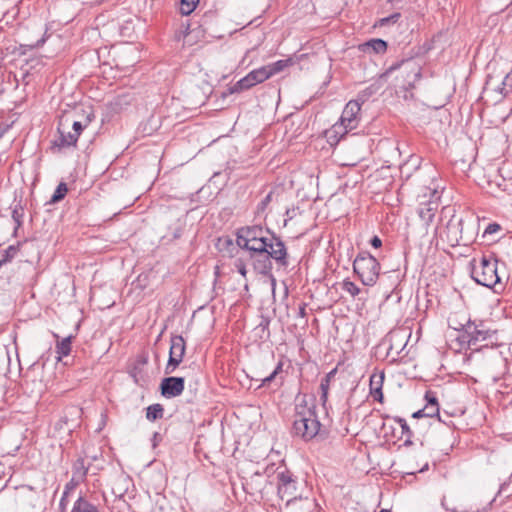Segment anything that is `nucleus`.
Segmentation results:
<instances>
[{"label": "nucleus", "instance_id": "obj_1", "mask_svg": "<svg viewBox=\"0 0 512 512\" xmlns=\"http://www.w3.org/2000/svg\"><path fill=\"white\" fill-rule=\"evenodd\" d=\"M320 426L315 405L309 406L305 397H303L295 407L293 433L303 440L309 441L318 434Z\"/></svg>", "mask_w": 512, "mask_h": 512}, {"label": "nucleus", "instance_id": "obj_2", "mask_svg": "<svg viewBox=\"0 0 512 512\" xmlns=\"http://www.w3.org/2000/svg\"><path fill=\"white\" fill-rule=\"evenodd\" d=\"M287 256V249L284 242L277 240L271 248L250 254L249 259L252 260L253 268L256 273L264 276L270 275L272 283L275 284V278L271 274L273 269L272 260H275L279 266L285 267L288 265Z\"/></svg>", "mask_w": 512, "mask_h": 512}, {"label": "nucleus", "instance_id": "obj_3", "mask_svg": "<svg viewBox=\"0 0 512 512\" xmlns=\"http://www.w3.org/2000/svg\"><path fill=\"white\" fill-rule=\"evenodd\" d=\"M449 326L460 332L457 340L462 346L467 345L469 348L476 347L479 343L489 339L494 333L482 320L468 319L465 323H459L458 325H452L449 322Z\"/></svg>", "mask_w": 512, "mask_h": 512}, {"label": "nucleus", "instance_id": "obj_4", "mask_svg": "<svg viewBox=\"0 0 512 512\" xmlns=\"http://www.w3.org/2000/svg\"><path fill=\"white\" fill-rule=\"evenodd\" d=\"M471 277L480 285L493 288L500 284L501 278L498 275L497 260L492 257L483 256L479 261L473 259L470 262Z\"/></svg>", "mask_w": 512, "mask_h": 512}, {"label": "nucleus", "instance_id": "obj_5", "mask_svg": "<svg viewBox=\"0 0 512 512\" xmlns=\"http://www.w3.org/2000/svg\"><path fill=\"white\" fill-rule=\"evenodd\" d=\"M353 270L365 286H373L380 274L378 260L368 252H360L353 262Z\"/></svg>", "mask_w": 512, "mask_h": 512}, {"label": "nucleus", "instance_id": "obj_6", "mask_svg": "<svg viewBox=\"0 0 512 512\" xmlns=\"http://www.w3.org/2000/svg\"><path fill=\"white\" fill-rule=\"evenodd\" d=\"M277 492L279 497L287 499L286 507L293 508L303 499L297 496V481L293 474L285 467H278L276 470Z\"/></svg>", "mask_w": 512, "mask_h": 512}, {"label": "nucleus", "instance_id": "obj_7", "mask_svg": "<svg viewBox=\"0 0 512 512\" xmlns=\"http://www.w3.org/2000/svg\"><path fill=\"white\" fill-rule=\"evenodd\" d=\"M361 105L357 100L349 101L343 109L340 122L333 125L332 130L341 136L357 128Z\"/></svg>", "mask_w": 512, "mask_h": 512}, {"label": "nucleus", "instance_id": "obj_8", "mask_svg": "<svg viewBox=\"0 0 512 512\" xmlns=\"http://www.w3.org/2000/svg\"><path fill=\"white\" fill-rule=\"evenodd\" d=\"M403 69V79L405 81V89H413L414 84L421 77V66L420 64L413 58L403 59L392 64L389 68H387L385 74L388 75L397 69Z\"/></svg>", "mask_w": 512, "mask_h": 512}, {"label": "nucleus", "instance_id": "obj_9", "mask_svg": "<svg viewBox=\"0 0 512 512\" xmlns=\"http://www.w3.org/2000/svg\"><path fill=\"white\" fill-rule=\"evenodd\" d=\"M267 79H269L268 74H266V70L262 66L258 69L252 70L246 76L238 80L229 88V92L231 94L240 93L266 81Z\"/></svg>", "mask_w": 512, "mask_h": 512}, {"label": "nucleus", "instance_id": "obj_10", "mask_svg": "<svg viewBox=\"0 0 512 512\" xmlns=\"http://www.w3.org/2000/svg\"><path fill=\"white\" fill-rule=\"evenodd\" d=\"M272 235L273 234H271L268 229H264L260 225L246 226L238 229L236 244L246 245L247 241H251L252 239L270 240L272 239Z\"/></svg>", "mask_w": 512, "mask_h": 512}, {"label": "nucleus", "instance_id": "obj_11", "mask_svg": "<svg viewBox=\"0 0 512 512\" xmlns=\"http://www.w3.org/2000/svg\"><path fill=\"white\" fill-rule=\"evenodd\" d=\"M185 379L183 377H166L160 383L161 395L165 398L180 396L184 391Z\"/></svg>", "mask_w": 512, "mask_h": 512}, {"label": "nucleus", "instance_id": "obj_12", "mask_svg": "<svg viewBox=\"0 0 512 512\" xmlns=\"http://www.w3.org/2000/svg\"><path fill=\"white\" fill-rule=\"evenodd\" d=\"M462 230L463 220L452 218L448 221L443 234H441V237L445 238L451 247H455L460 245L461 241L463 240Z\"/></svg>", "mask_w": 512, "mask_h": 512}, {"label": "nucleus", "instance_id": "obj_13", "mask_svg": "<svg viewBox=\"0 0 512 512\" xmlns=\"http://www.w3.org/2000/svg\"><path fill=\"white\" fill-rule=\"evenodd\" d=\"M80 415L81 410L78 407L72 406L68 408L64 415L55 423V429L64 433H71L77 426V419Z\"/></svg>", "mask_w": 512, "mask_h": 512}, {"label": "nucleus", "instance_id": "obj_14", "mask_svg": "<svg viewBox=\"0 0 512 512\" xmlns=\"http://www.w3.org/2000/svg\"><path fill=\"white\" fill-rule=\"evenodd\" d=\"M277 240L281 239L275 235H272V239L270 240L252 239L251 241H247L246 245H237V247L248 251L250 254H255L271 248V246H274V242H277Z\"/></svg>", "mask_w": 512, "mask_h": 512}, {"label": "nucleus", "instance_id": "obj_15", "mask_svg": "<svg viewBox=\"0 0 512 512\" xmlns=\"http://www.w3.org/2000/svg\"><path fill=\"white\" fill-rule=\"evenodd\" d=\"M61 123L58 127L59 137L53 141L52 149H58L59 151L63 148L74 147L78 141L77 133L65 132L61 128Z\"/></svg>", "mask_w": 512, "mask_h": 512}, {"label": "nucleus", "instance_id": "obj_16", "mask_svg": "<svg viewBox=\"0 0 512 512\" xmlns=\"http://www.w3.org/2000/svg\"><path fill=\"white\" fill-rule=\"evenodd\" d=\"M358 48L364 53L373 52L375 54H384L387 50V42L379 38H374L360 44Z\"/></svg>", "mask_w": 512, "mask_h": 512}, {"label": "nucleus", "instance_id": "obj_17", "mask_svg": "<svg viewBox=\"0 0 512 512\" xmlns=\"http://www.w3.org/2000/svg\"><path fill=\"white\" fill-rule=\"evenodd\" d=\"M438 205L434 202H428L419 207L418 214L426 226L434 219Z\"/></svg>", "mask_w": 512, "mask_h": 512}, {"label": "nucleus", "instance_id": "obj_18", "mask_svg": "<svg viewBox=\"0 0 512 512\" xmlns=\"http://www.w3.org/2000/svg\"><path fill=\"white\" fill-rule=\"evenodd\" d=\"M170 351L169 354L183 358L186 351V343L181 335H174L170 339Z\"/></svg>", "mask_w": 512, "mask_h": 512}, {"label": "nucleus", "instance_id": "obj_19", "mask_svg": "<svg viewBox=\"0 0 512 512\" xmlns=\"http://www.w3.org/2000/svg\"><path fill=\"white\" fill-rule=\"evenodd\" d=\"M383 380H384L383 373L379 376L372 375L370 378L371 394L373 395L374 399L379 402H382V400H383V393H382Z\"/></svg>", "mask_w": 512, "mask_h": 512}, {"label": "nucleus", "instance_id": "obj_20", "mask_svg": "<svg viewBox=\"0 0 512 512\" xmlns=\"http://www.w3.org/2000/svg\"><path fill=\"white\" fill-rule=\"evenodd\" d=\"M71 512H100L98 507L88 501L86 498L79 496L74 502Z\"/></svg>", "mask_w": 512, "mask_h": 512}, {"label": "nucleus", "instance_id": "obj_21", "mask_svg": "<svg viewBox=\"0 0 512 512\" xmlns=\"http://www.w3.org/2000/svg\"><path fill=\"white\" fill-rule=\"evenodd\" d=\"M292 59H284V60H278L274 63L268 64L266 66H263V68L266 70V74H268V77H272L273 75L283 71L288 66L292 65Z\"/></svg>", "mask_w": 512, "mask_h": 512}, {"label": "nucleus", "instance_id": "obj_22", "mask_svg": "<svg viewBox=\"0 0 512 512\" xmlns=\"http://www.w3.org/2000/svg\"><path fill=\"white\" fill-rule=\"evenodd\" d=\"M163 415L164 407L159 403L152 404L146 408V418L151 422L163 418Z\"/></svg>", "mask_w": 512, "mask_h": 512}, {"label": "nucleus", "instance_id": "obj_23", "mask_svg": "<svg viewBox=\"0 0 512 512\" xmlns=\"http://www.w3.org/2000/svg\"><path fill=\"white\" fill-rule=\"evenodd\" d=\"M71 340L72 336H67L63 338L61 341H57L56 353L58 354V359H61L62 357L68 356L70 354Z\"/></svg>", "mask_w": 512, "mask_h": 512}, {"label": "nucleus", "instance_id": "obj_24", "mask_svg": "<svg viewBox=\"0 0 512 512\" xmlns=\"http://www.w3.org/2000/svg\"><path fill=\"white\" fill-rule=\"evenodd\" d=\"M496 91H498L501 95L507 96L512 92V72L507 73L505 77L503 78L500 85L494 88Z\"/></svg>", "mask_w": 512, "mask_h": 512}, {"label": "nucleus", "instance_id": "obj_25", "mask_svg": "<svg viewBox=\"0 0 512 512\" xmlns=\"http://www.w3.org/2000/svg\"><path fill=\"white\" fill-rule=\"evenodd\" d=\"M67 192H68V187H67L66 183L60 182L58 184L57 188L55 189L52 197L50 198L49 204H54V203L61 201L66 196Z\"/></svg>", "mask_w": 512, "mask_h": 512}, {"label": "nucleus", "instance_id": "obj_26", "mask_svg": "<svg viewBox=\"0 0 512 512\" xmlns=\"http://www.w3.org/2000/svg\"><path fill=\"white\" fill-rule=\"evenodd\" d=\"M234 268L237 270V272L244 278V288L246 291H248V283H247V268H246V261L243 257H237L233 263Z\"/></svg>", "mask_w": 512, "mask_h": 512}, {"label": "nucleus", "instance_id": "obj_27", "mask_svg": "<svg viewBox=\"0 0 512 512\" xmlns=\"http://www.w3.org/2000/svg\"><path fill=\"white\" fill-rule=\"evenodd\" d=\"M88 468L85 466L84 459H77L73 465V476L80 480H84L87 475Z\"/></svg>", "mask_w": 512, "mask_h": 512}, {"label": "nucleus", "instance_id": "obj_28", "mask_svg": "<svg viewBox=\"0 0 512 512\" xmlns=\"http://www.w3.org/2000/svg\"><path fill=\"white\" fill-rule=\"evenodd\" d=\"M199 0H181L180 2V12L182 15H189L191 14L197 4H198Z\"/></svg>", "mask_w": 512, "mask_h": 512}, {"label": "nucleus", "instance_id": "obj_29", "mask_svg": "<svg viewBox=\"0 0 512 512\" xmlns=\"http://www.w3.org/2000/svg\"><path fill=\"white\" fill-rule=\"evenodd\" d=\"M342 289L349 293L352 297H356L361 293V289L349 279H345L342 282Z\"/></svg>", "mask_w": 512, "mask_h": 512}, {"label": "nucleus", "instance_id": "obj_30", "mask_svg": "<svg viewBox=\"0 0 512 512\" xmlns=\"http://www.w3.org/2000/svg\"><path fill=\"white\" fill-rule=\"evenodd\" d=\"M183 361V358L176 357L169 354L168 362L165 366V373L166 374H172L180 365V363Z\"/></svg>", "mask_w": 512, "mask_h": 512}, {"label": "nucleus", "instance_id": "obj_31", "mask_svg": "<svg viewBox=\"0 0 512 512\" xmlns=\"http://www.w3.org/2000/svg\"><path fill=\"white\" fill-rule=\"evenodd\" d=\"M400 17H401V14L398 12H395L387 17H383V18L379 19L375 25L379 26V27H384V26H387L390 24H395L400 19Z\"/></svg>", "mask_w": 512, "mask_h": 512}, {"label": "nucleus", "instance_id": "obj_32", "mask_svg": "<svg viewBox=\"0 0 512 512\" xmlns=\"http://www.w3.org/2000/svg\"><path fill=\"white\" fill-rule=\"evenodd\" d=\"M329 385H330L329 377L322 378L321 383H320V390H321L320 400H321L323 406H325L327 399H328Z\"/></svg>", "mask_w": 512, "mask_h": 512}, {"label": "nucleus", "instance_id": "obj_33", "mask_svg": "<svg viewBox=\"0 0 512 512\" xmlns=\"http://www.w3.org/2000/svg\"><path fill=\"white\" fill-rule=\"evenodd\" d=\"M282 368H283V362L280 361V362H278L277 366L272 371V373L269 376L262 379V384L260 386H265L268 383L272 382L277 377V375L282 372Z\"/></svg>", "mask_w": 512, "mask_h": 512}, {"label": "nucleus", "instance_id": "obj_34", "mask_svg": "<svg viewBox=\"0 0 512 512\" xmlns=\"http://www.w3.org/2000/svg\"><path fill=\"white\" fill-rule=\"evenodd\" d=\"M395 422L399 424L400 428H401V434L402 436L405 435V436H409V437H412L413 435V432L411 431L410 427L408 426L407 422L405 419L403 418H400V417H396L395 419Z\"/></svg>", "mask_w": 512, "mask_h": 512}, {"label": "nucleus", "instance_id": "obj_35", "mask_svg": "<svg viewBox=\"0 0 512 512\" xmlns=\"http://www.w3.org/2000/svg\"><path fill=\"white\" fill-rule=\"evenodd\" d=\"M270 318L266 316H261L259 324L256 326V329H263V334H265L266 337L270 336Z\"/></svg>", "mask_w": 512, "mask_h": 512}, {"label": "nucleus", "instance_id": "obj_36", "mask_svg": "<svg viewBox=\"0 0 512 512\" xmlns=\"http://www.w3.org/2000/svg\"><path fill=\"white\" fill-rule=\"evenodd\" d=\"M272 201V192L268 193L261 201L260 203L258 204L257 206V214H262L265 212L266 208L268 207V205L270 204V202Z\"/></svg>", "mask_w": 512, "mask_h": 512}, {"label": "nucleus", "instance_id": "obj_37", "mask_svg": "<svg viewBox=\"0 0 512 512\" xmlns=\"http://www.w3.org/2000/svg\"><path fill=\"white\" fill-rule=\"evenodd\" d=\"M80 482H82V480H80L77 477L72 475L71 480L69 482H67L65 487H64V491L63 492H65V495H69V493L71 491H73Z\"/></svg>", "mask_w": 512, "mask_h": 512}, {"label": "nucleus", "instance_id": "obj_38", "mask_svg": "<svg viewBox=\"0 0 512 512\" xmlns=\"http://www.w3.org/2000/svg\"><path fill=\"white\" fill-rule=\"evenodd\" d=\"M423 413L425 417H434L439 415V407L433 405H425L423 408Z\"/></svg>", "mask_w": 512, "mask_h": 512}, {"label": "nucleus", "instance_id": "obj_39", "mask_svg": "<svg viewBox=\"0 0 512 512\" xmlns=\"http://www.w3.org/2000/svg\"><path fill=\"white\" fill-rule=\"evenodd\" d=\"M426 405H433L439 407L438 399L434 392L427 391L425 394Z\"/></svg>", "mask_w": 512, "mask_h": 512}, {"label": "nucleus", "instance_id": "obj_40", "mask_svg": "<svg viewBox=\"0 0 512 512\" xmlns=\"http://www.w3.org/2000/svg\"><path fill=\"white\" fill-rule=\"evenodd\" d=\"M501 230V226L497 223H490L484 230L483 236L491 235Z\"/></svg>", "mask_w": 512, "mask_h": 512}, {"label": "nucleus", "instance_id": "obj_41", "mask_svg": "<svg viewBox=\"0 0 512 512\" xmlns=\"http://www.w3.org/2000/svg\"><path fill=\"white\" fill-rule=\"evenodd\" d=\"M68 495H65L63 492L62 497L59 502V512H66L67 504H68Z\"/></svg>", "mask_w": 512, "mask_h": 512}, {"label": "nucleus", "instance_id": "obj_42", "mask_svg": "<svg viewBox=\"0 0 512 512\" xmlns=\"http://www.w3.org/2000/svg\"><path fill=\"white\" fill-rule=\"evenodd\" d=\"M86 125H83L81 122L79 121H74L73 122V125H72V128H73V133H77V137H79L81 131L83 130V128L85 127Z\"/></svg>", "mask_w": 512, "mask_h": 512}, {"label": "nucleus", "instance_id": "obj_43", "mask_svg": "<svg viewBox=\"0 0 512 512\" xmlns=\"http://www.w3.org/2000/svg\"><path fill=\"white\" fill-rule=\"evenodd\" d=\"M12 218L13 220L16 222L17 224V227H19L22 223V213L18 212L17 209H14L13 212H12Z\"/></svg>", "mask_w": 512, "mask_h": 512}, {"label": "nucleus", "instance_id": "obj_44", "mask_svg": "<svg viewBox=\"0 0 512 512\" xmlns=\"http://www.w3.org/2000/svg\"><path fill=\"white\" fill-rule=\"evenodd\" d=\"M370 244L372 247L378 249L382 246V240L378 236H373L370 240Z\"/></svg>", "mask_w": 512, "mask_h": 512}, {"label": "nucleus", "instance_id": "obj_45", "mask_svg": "<svg viewBox=\"0 0 512 512\" xmlns=\"http://www.w3.org/2000/svg\"><path fill=\"white\" fill-rule=\"evenodd\" d=\"M306 315H307V313H306V305L302 304L299 307L298 316L301 317V318H305Z\"/></svg>", "mask_w": 512, "mask_h": 512}, {"label": "nucleus", "instance_id": "obj_46", "mask_svg": "<svg viewBox=\"0 0 512 512\" xmlns=\"http://www.w3.org/2000/svg\"><path fill=\"white\" fill-rule=\"evenodd\" d=\"M419 160H420V158H419V157H414V156H412V155H411V156H410V159H409V161H408V162H412L413 166H414L415 168H418V167H419V164H420V161H419Z\"/></svg>", "mask_w": 512, "mask_h": 512}, {"label": "nucleus", "instance_id": "obj_47", "mask_svg": "<svg viewBox=\"0 0 512 512\" xmlns=\"http://www.w3.org/2000/svg\"><path fill=\"white\" fill-rule=\"evenodd\" d=\"M158 440H161V435L158 432L153 434V446L157 445Z\"/></svg>", "mask_w": 512, "mask_h": 512}, {"label": "nucleus", "instance_id": "obj_48", "mask_svg": "<svg viewBox=\"0 0 512 512\" xmlns=\"http://www.w3.org/2000/svg\"><path fill=\"white\" fill-rule=\"evenodd\" d=\"M423 416H424L423 409L418 410L417 412L413 413V415H412L413 418H419V417H423Z\"/></svg>", "mask_w": 512, "mask_h": 512}, {"label": "nucleus", "instance_id": "obj_49", "mask_svg": "<svg viewBox=\"0 0 512 512\" xmlns=\"http://www.w3.org/2000/svg\"><path fill=\"white\" fill-rule=\"evenodd\" d=\"M412 444H413V442H412V440H411V437L406 436V439H405V441H404V445H405V446H410V445H412Z\"/></svg>", "mask_w": 512, "mask_h": 512}, {"label": "nucleus", "instance_id": "obj_50", "mask_svg": "<svg viewBox=\"0 0 512 512\" xmlns=\"http://www.w3.org/2000/svg\"><path fill=\"white\" fill-rule=\"evenodd\" d=\"M224 243H225L227 246H231L233 249H235L234 244H233V242H232V240H231V239H225V240H224Z\"/></svg>", "mask_w": 512, "mask_h": 512}, {"label": "nucleus", "instance_id": "obj_51", "mask_svg": "<svg viewBox=\"0 0 512 512\" xmlns=\"http://www.w3.org/2000/svg\"><path fill=\"white\" fill-rule=\"evenodd\" d=\"M336 369H333L330 371L325 377H329V382L331 381V378L335 375Z\"/></svg>", "mask_w": 512, "mask_h": 512}, {"label": "nucleus", "instance_id": "obj_52", "mask_svg": "<svg viewBox=\"0 0 512 512\" xmlns=\"http://www.w3.org/2000/svg\"><path fill=\"white\" fill-rule=\"evenodd\" d=\"M141 281H142V278H141V275L137 278V286L140 287V288H144L145 285H141Z\"/></svg>", "mask_w": 512, "mask_h": 512}, {"label": "nucleus", "instance_id": "obj_53", "mask_svg": "<svg viewBox=\"0 0 512 512\" xmlns=\"http://www.w3.org/2000/svg\"><path fill=\"white\" fill-rule=\"evenodd\" d=\"M255 330L260 332V338L261 339H267L268 338V337L265 336V334H263V329H256L255 328Z\"/></svg>", "mask_w": 512, "mask_h": 512}, {"label": "nucleus", "instance_id": "obj_54", "mask_svg": "<svg viewBox=\"0 0 512 512\" xmlns=\"http://www.w3.org/2000/svg\"><path fill=\"white\" fill-rule=\"evenodd\" d=\"M427 468H428V464H426L425 467L421 468L419 471L422 472V471H424Z\"/></svg>", "mask_w": 512, "mask_h": 512}, {"label": "nucleus", "instance_id": "obj_55", "mask_svg": "<svg viewBox=\"0 0 512 512\" xmlns=\"http://www.w3.org/2000/svg\"><path fill=\"white\" fill-rule=\"evenodd\" d=\"M379 512H390V511H389V510H387V509H382V510H381V511H379Z\"/></svg>", "mask_w": 512, "mask_h": 512}]
</instances>
